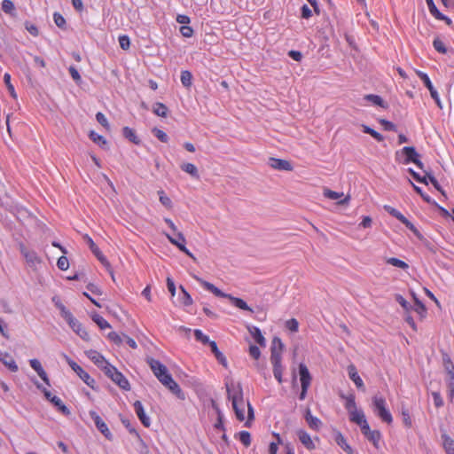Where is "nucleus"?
<instances>
[{
  "label": "nucleus",
  "mask_w": 454,
  "mask_h": 454,
  "mask_svg": "<svg viewBox=\"0 0 454 454\" xmlns=\"http://www.w3.org/2000/svg\"><path fill=\"white\" fill-rule=\"evenodd\" d=\"M225 387L228 398L231 401L232 408L238 420H245V406H247V420L245 426L249 427L250 421L254 419V408L248 401L247 403H245L241 384L230 380L225 383Z\"/></svg>",
  "instance_id": "1"
},
{
  "label": "nucleus",
  "mask_w": 454,
  "mask_h": 454,
  "mask_svg": "<svg viewBox=\"0 0 454 454\" xmlns=\"http://www.w3.org/2000/svg\"><path fill=\"white\" fill-rule=\"evenodd\" d=\"M340 397L345 400V409L347 410L349 420L355 424L365 419L364 412L362 409H358L356 403V396L353 393L348 395L340 394Z\"/></svg>",
  "instance_id": "2"
},
{
  "label": "nucleus",
  "mask_w": 454,
  "mask_h": 454,
  "mask_svg": "<svg viewBox=\"0 0 454 454\" xmlns=\"http://www.w3.org/2000/svg\"><path fill=\"white\" fill-rule=\"evenodd\" d=\"M372 409L373 413L383 422L387 424H391L393 422L392 414L387 408L386 399L382 395H375L372 397Z\"/></svg>",
  "instance_id": "3"
},
{
  "label": "nucleus",
  "mask_w": 454,
  "mask_h": 454,
  "mask_svg": "<svg viewBox=\"0 0 454 454\" xmlns=\"http://www.w3.org/2000/svg\"><path fill=\"white\" fill-rule=\"evenodd\" d=\"M19 250L21 255L24 257L27 265L31 268L34 271L38 270L41 266L43 260L38 254L34 250L26 247L25 244H19Z\"/></svg>",
  "instance_id": "4"
},
{
  "label": "nucleus",
  "mask_w": 454,
  "mask_h": 454,
  "mask_svg": "<svg viewBox=\"0 0 454 454\" xmlns=\"http://www.w3.org/2000/svg\"><path fill=\"white\" fill-rule=\"evenodd\" d=\"M356 425L360 427L361 432L364 435V437L369 442H371L377 450H379L380 448V442L382 438L380 431L372 430L366 420V418L364 419L363 420H360V422H358Z\"/></svg>",
  "instance_id": "5"
},
{
  "label": "nucleus",
  "mask_w": 454,
  "mask_h": 454,
  "mask_svg": "<svg viewBox=\"0 0 454 454\" xmlns=\"http://www.w3.org/2000/svg\"><path fill=\"white\" fill-rule=\"evenodd\" d=\"M146 363L150 366L154 376L161 384L163 383V381H165L166 380H168V378L171 376L166 365L163 364L160 360L154 359L153 357H148L146 359Z\"/></svg>",
  "instance_id": "6"
},
{
  "label": "nucleus",
  "mask_w": 454,
  "mask_h": 454,
  "mask_svg": "<svg viewBox=\"0 0 454 454\" xmlns=\"http://www.w3.org/2000/svg\"><path fill=\"white\" fill-rule=\"evenodd\" d=\"M299 374L301 387L299 399L302 401L307 396L308 389L311 384L312 378L307 365L303 363L299 364Z\"/></svg>",
  "instance_id": "7"
},
{
  "label": "nucleus",
  "mask_w": 454,
  "mask_h": 454,
  "mask_svg": "<svg viewBox=\"0 0 454 454\" xmlns=\"http://www.w3.org/2000/svg\"><path fill=\"white\" fill-rule=\"evenodd\" d=\"M65 360L68 364V365L72 368V370L80 377V379L90 387L94 388L95 380L90 377V375L85 372L77 363H75L73 359H71L68 356L63 355Z\"/></svg>",
  "instance_id": "8"
},
{
  "label": "nucleus",
  "mask_w": 454,
  "mask_h": 454,
  "mask_svg": "<svg viewBox=\"0 0 454 454\" xmlns=\"http://www.w3.org/2000/svg\"><path fill=\"white\" fill-rule=\"evenodd\" d=\"M384 209L392 216L399 220L403 224L405 225L407 229H409L411 231H412L418 238H421V234L419 231V230L415 227V225L410 222L400 211H398L396 208L389 206L385 205Z\"/></svg>",
  "instance_id": "9"
},
{
  "label": "nucleus",
  "mask_w": 454,
  "mask_h": 454,
  "mask_svg": "<svg viewBox=\"0 0 454 454\" xmlns=\"http://www.w3.org/2000/svg\"><path fill=\"white\" fill-rule=\"evenodd\" d=\"M168 239L171 244L175 245L179 248L180 251L184 252L185 254L190 256L191 258H194L193 254L190 252V250L185 247L186 239L182 232L176 231L174 236H170L169 234H166Z\"/></svg>",
  "instance_id": "10"
},
{
  "label": "nucleus",
  "mask_w": 454,
  "mask_h": 454,
  "mask_svg": "<svg viewBox=\"0 0 454 454\" xmlns=\"http://www.w3.org/2000/svg\"><path fill=\"white\" fill-rule=\"evenodd\" d=\"M89 415L90 417V419L94 421L95 423V426L96 427L98 428V430L102 434H104V436L108 439V440H111L112 439V434L107 427V425L106 424V422L101 419V417L94 411H90L89 412Z\"/></svg>",
  "instance_id": "11"
},
{
  "label": "nucleus",
  "mask_w": 454,
  "mask_h": 454,
  "mask_svg": "<svg viewBox=\"0 0 454 454\" xmlns=\"http://www.w3.org/2000/svg\"><path fill=\"white\" fill-rule=\"evenodd\" d=\"M401 154L404 156L403 160H402L403 164H409L411 162L413 163L418 158L420 157V155L413 146H404L400 152H396V160H398Z\"/></svg>",
  "instance_id": "12"
},
{
  "label": "nucleus",
  "mask_w": 454,
  "mask_h": 454,
  "mask_svg": "<svg viewBox=\"0 0 454 454\" xmlns=\"http://www.w3.org/2000/svg\"><path fill=\"white\" fill-rule=\"evenodd\" d=\"M71 329L77 333L82 340H89V333L83 328L82 324L71 314L67 319H65Z\"/></svg>",
  "instance_id": "13"
},
{
  "label": "nucleus",
  "mask_w": 454,
  "mask_h": 454,
  "mask_svg": "<svg viewBox=\"0 0 454 454\" xmlns=\"http://www.w3.org/2000/svg\"><path fill=\"white\" fill-rule=\"evenodd\" d=\"M84 239L87 242L93 254L98 258V260L106 267H109V262L107 261L106 257L103 254L99 247L95 244L93 239L89 235H85Z\"/></svg>",
  "instance_id": "14"
},
{
  "label": "nucleus",
  "mask_w": 454,
  "mask_h": 454,
  "mask_svg": "<svg viewBox=\"0 0 454 454\" xmlns=\"http://www.w3.org/2000/svg\"><path fill=\"white\" fill-rule=\"evenodd\" d=\"M162 385L168 387L178 399L184 400L185 395L180 386L174 380L172 375L163 381Z\"/></svg>",
  "instance_id": "15"
},
{
  "label": "nucleus",
  "mask_w": 454,
  "mask_h": 454,
  "mask_svg": "<svg viewBox=\"0 0 454 454\" xmlns=\"http://www.w3.org/2000/svg\"><path fill=\"white\" fill-rule=\"evenodd\" d=\"M134 411L138 417L139 420L143 424L145 427H149L151 426V419L145 414L143 403L140 401H136L133 403Z\"/></svg>",
  "instance_id": "16"
},
{
  "label": "nucleus",
  "mask_w": 454,
  "mask_h": 454,
  "mask_svg": "<svg viewBox=\"0 0 454 454\" xmlns=\"http://www.w3.org/2000/svg\"><path fill=\"white\" fill-rule=\"evenodd\" d=\"M195 279L207 291L211 292L217 297L221 298H229L230 294L223 293L222 290H220L218 287L214 286L212 283L207 282L199 277H195Z\"/></svg>",
  "instance_id": "17"
},
{
  "label": "nucleus",
  "mask_w": 454,
  "mask_h": 454,
  "mask_svg": "<svg viewBox=\"0 0 454 454\" xmlns=\"http://www.w3.org/2000/svg\"><path fill=\"white\" fill-rule=\"evenodd\" d=\"M284 349V344L280 338L274 337L271 342L270 348V361L274 360V358H278V360H282V351Z\"/></svg>",
  "instance_id": "18"
},
{
  "label": "nucleus",
  "mask_w": 454,
  "mask_h": 454,
  "mask_svg": "<svg viewBox=\"0 0 454 454\" xmlns=\"http://www.w3.org/2000/svg\"><path fill=\"white\" fill-rule=\"evenodd\" d=\"M269 165L277 170H285V171H291L293 170L292 164L286 160L278 159V158H270L269 160Z\"/></svg>",
  "instance_id": "19"
},
{
  "label": "nucleus",
  "mask_w": 454,
  "mask_h": 454,
  "mask_svg": "<svg viewBox=\"0 0 454 454\" xmlns=\"http://www.w3.org/2000/svg\"><path fill=\"white\" fill-rule=\"evenodd\" d=\"M348 373L350 380L355 383L356 387L358 389L364 390V381L359 376L357 370L354 364H350L348 366Z\"/></svg>",
  "instance_id": "20"
},
{
  "label": "nucleus",
  "mask_w": 454,
  "mask_h": 454,
  "mask_svg": "<svg viewBox=\"0 0 454 454\" xmlns=\"http://www.w3.org/2000/svg\"><path fill=\"white\" fill-rule=\"evenodd\" d=\"M29 364L37 372L38 376L43 380V382L50 386V380L40 361L33 358L29 360Z\"/></svg>",
  "instance_id": "21"
},
{
  "label": "nucleus",
  "mask_w": 454,
  "mask_h": 454,
  "mask_svg": "<svg viewBox=\"0 0 454 454\" xmlns=\"http://www.w3.org/2000/svg\"><path fill=\"white\" fill-rule=\"evenodd\" d=\"M86 355L99 369L108 362L99 352L94 349L87 351Z\"/></svg>",
  "instance_id": "22"
},
{
  "label": "nucleus",
  "mask_w": 454,
  "mask_h": 454,
  "mask_svg": "<svg viewBox=\"0 0 454 454\" xmlns=\"http://www.w3.org/2000/svg\"><path fill=\"white\" fill-rule=\"evenodd\" d=\"M0 361L12 372H16L19 370V367L12 357L9 353H1Z\"/></svg>",
  "instance_id": "23"
},
{
  "label": "nucleus",
  "mask_w": 454,
  "mask_h": 454,
  "mask_svg": "<svg viewBox=\"0 0 454 454\" xmlns=\"http://www.w3.org/2000/svg\"><path fill=\"white\" fill-rule=\"evenodd\" d=\"M111 380L117 385L119 386L121 389L123 390H129L130 389V385H129V380H127V378L121 372H115Z\"/></svg>",
  "instance_id": "24"
},
{
  "label": "nucleus",
  "mask_w": 454,
  "mask_h": 454,
  "mask_svg": "<svg viewBox=\"0 0 454 454\" xmlns=\"http://www.w3.org/2000/svg\"><path fill=\"white\" fill-rule=\"evenodd\" d=\"M209 347L211 348L212 353L215 355L216 360L219 364H221L223 367L227 368L228 362L225 356L219 350L216 342L214 340L209 343Z\"/></svg>",
  "instance_id": "25"
},
{
  "label": "nucleus",
  "mask_w": 454,
  "mask_h": 454,
  "mask_svg": "<svg viewBox=\"0 0 454 454\" xmlns=\"http://www.w3.org/2000/svg\"><path fill=\"white\" fill-rule=\"evenodd\" d=\"M336 443L347 453L353 454V449L348 443L346 438L340 432H337L334 435Z\"/></svg>",
  "instance_id": "26"
},
{
  "label": "nucleus",
  "mask_w": 454,
  "mask_h": 454,
  "mask_svg": "<svg viewBox=\"0 0 454 454\" xmlns=\"http://www.w3.org/2000/svg\"><path fill=\"white\" fill-rule=\"evenodd\" d=\"M273 366V375L275 379L278 380V383L283 382V365L281 363V360H278V358H274V360L270 361Z\"/></svg>",
  "instance_id": "27"
},
{
  "label": "nucleus",
  "mask_w": 454,
  "mask_h": 454,
  "mask_svg": "<svg viewBox=\"0 0 454 454\" xmlns=\"http://www.w3.org/2000/svg\"><path fill=\"white\" fill-rule=\"evenodd\" d=\"M297 435L301 442L308 449L313 450L315 449V444L311 440L310 435L305 430H299L297 432Z\"/></svg>",
  "instance_id": "28"
},
{
  "label": "nucleus",
  "mask_w": 454,
  "mask_h": 454,
  "mask_svg": "<svg viewBox=\"0 0 454 454\" xmlns=\"http://www.w3.org/2000/svg\"><path fill=\"white\" fill-rule=\"evenodd\" d=\"M248 331L254 340L262 347L266 346V340L263 337L261 330L257 326H249Z\"/></svg>",
  "instance_id": "29"
},
{
  "label": "nucleus",
  "mask_w": 454,
  "mask_h": 454,
  "mask_svg": "<svg viewBox=\"0 0 454 454\" xmlns=\"http://www.w3.org/2000/svg\"><path fill=\"white\" fill-rule=\"evenodd\" d=\"M305 419L309 425V427L311 428V429H314V430H319L321 425H322V422L319 419H317V417L313 416L311 414V411L309 409H308L306 411V413H305Z\"/></svg>",
  "instance_id": "30"
},
{
  "label": "nucleus",
  "mask_w": 454,
  "mask_h": 454,
  "mask_svg": "<svg viewBox=\"0 0 454 454\" xmlns=\"http://www.w3.org/2000/svg\"><path fill=\"white\" fill-rule=\"evenodd\" d=\"M231 304L242 310H247V311H249L251 313L254 312V310L252 309L251 307H249L247 305V303L241 298H238V297H234L232 296L231 294H230L229 298H228Z\"/></svg>",
  "instance_id": "31"
},
{
  "label": "nucleus",
  "mask_w": 454,
  "mask_h": 454,
  "mask_svg": "<svg viewBox=\"0 0 454 454\" xmlns=\"http://www.w3.org/2000/svg\"><path fill=\"white\" fill-rule=\"evenodd\" d=\"M122 135L126 139H128L129 141L132 142L135 145H139L141 142L138 137L137 136L136 131L129 127H124L122 129Z\"/></svg>",
  "instance_id": "32"
},
{
  "label": "nucleus",
  "mask_w": 454,
  "mask_h": 454,
  "mask_svg": "<svg viewBox=\"0 0 454 454\" xmlns=\"http://www.w3.org/2000/svg\"><path fill=\"white\" fill-rule=\"evenodd\" d=\"M50 402L64 415H70V410L63 403L62 400L59 396H54L50 399Z\"/></svg>",
  "instance_id": "33"
},
{
  "label": "nucleus",
  "mask_w": 454,
  "mask_h": 454,
  "mask_svg": "<svg viewBox=\"0 0 454 454\" xmlns=\"http://www.w3.org/2000/svg\"><path fill=\"white\" fill-rule=\"evenodd\" d=\"M413 297L415 300V303L412 307V309L420 317V318H424L427 315V309L424 303L419 301L415 294H413Z\"/></svg>",
  "instance_id": "34"
},
{
  "label": "nucleus",
  "mask_w": 454,
  "mask_h": 454,
  "mask_svg": "<svg viewBox=\"0 0 454 454\" xmlns=\"http://www.w3.org/2000/svg\"><path fill=\"white\" fill-rule=\"evenodd\" d=\"M52 302L54 305L59 309L60 315L64 319H67L72 313L66 308V306L61 302L59 297L54 296L52 298Z\"/></svg>",
  "instance_id": "35"
},
{
  "label": "nucleus",
  "mask_w": 454,
  "mask_h": 454,
  "mask_svg": "<svg viewBox=\"0 0 454 454\" xmlns=\"http://www.w3.org/2000/svg\"><path fill=\"white\" fill-rule=\"evenodd\" d=\"M443 440V448L447 454H454V440L451 439L448 434H444L442 435Z\"/></svg>",
  "instance_id": "36"
},
{
  "label": "nucleus",
  "mask_w": 454,
  "mask_h": 454,
  "mask_svg": "<svg viewBox=\"0 0 454 454\" xmlns=\"http://www.w3.org/2000/svg\"><path fill=\"white\" fill-rule=\"evenodd\" d=\"M181 169L189 175H191L194 178H199V171L197 167L192 163H184L181 165Z\"/></svg>",
  "instance_id": "37"
},
{
  "label": "nucleus",
  "mask_w": 454,
  "mask_h": 454,
  "mask_svg": "<svg viewBox=\"0 0 454 454\" xmlns=\"http://www.w3.org/2000/svg\"><path fill=\"white\" fill-rule=\"evenodd\" d=\"M91 319L98 325L100 329L111 328V325L99 314L93 313L91 314Z\"/></svg>",
  "instance_id": "38"
},
{
  "label": "nucleus",
  "mask_w": 454,
  "mask_h": 454,
  "mask_svg": "<svg viewBox=\"0 0 454 454\" xmlns=\"http://www.w3.org/2000/svg\"><path fill=\"white\" fill-rule=\"evenodd\" d=\"M180 81L184 87L190 88L192 84V74L188 70H183L180 75Z\"/></svg>",
  "instance_id": "39"
},
{
  "label": "nucleus",
  "mask_w": 454,
  "mask_h": 454,
  "mask_svg": "<svg viewBox=\"0 0 454 454\" xmlns=\"http://www.w3.org/2000/svg\"><path fill=\"white\" fill-rule=\"evenodd\" d=\"M179 288L182 293V296L179 298L180 304L185 307L192 305L193 301L190 294L184 289L183 286H180Z\"/></svg>",
  "instance_id": "40"
},
{
  "label": "nucleus",
  "mask_w": 454,
  "mask_h": 454,
  "mask_svg": "<svg viewBox=\"0 0 454 454\" xmlns=\"http://www.w3.org/2000/svg\"><path fill=\"white\" fill-rule=\"evenodd\" d=\"M364 99L366 101H369V102L372 103L373 105L379 106L380 107H383V108L387 107L386 103L383 101L381 97H380L378 95L368 94V95L364 96Z\"/></svg>",
  "instance_id": "41"
},
{
  "label": "nucleus",
  "mask_w": 454,
  "mask_h": 454,
  "mask_svg": "<svg viewBox=\"0 0 454 454\" xmlns=\"http://www.w3.org/2000/svg\"><path fill=\"white\" fill-rule=\"evenodd\" d=\"M153 112L160 117H166L168 114V107L160 102H157L153 106Z\"/></svg>",
  "instance_id": "42"
},
{
  "label": "nucleus",
  "mask_w": 454,
  "mask_h": 454,
  "mask_svg": "<svg viewBox=\"0 0 454 454\" xmlns=\"http://www.w3.org/2000/svg\"><path fill=\"white\" fill-rule=\"evenodd\" d=\"M387 263L402 270H407L409 268L407 262L395 257L387 258Z\"/></svg>",
  "instance_id": "43"
},
{
  "label": "nucleus",
  "mask_w": 454,
  "mask_h": 454,
  "mask_svg": "<svg viewBox=\"0 0 454 454\" xmlns=\"http://www.w3.org/2000/svg\"><path fill=\"white\" fill-rule=\"evenodd\" d=\"M362 128L364 133L371 135L376 141L382 142L384 140V137L371 127L367 125H362Z\"/></svg>",
  "instance_id": "44"
},
{
  "label": "nucleus",
  "mask_w": 454,
  "mask_h": 454,
  "mask_svg": "<svg viewBox=\"0 0 454 454\" xmlns=\"http://www.w3.org/2000/svg\"><path fill=\"white\" fill-rule=\"evenodd\" d=\"M193 333L196 340L200 341L203 344H207L209 346V343L213 341L210 340L209 337L200 329H195Z\"/></svg>",
  "instance_id": "45"
},
{
  "label": "nucleus",
  "mask_w": 454,
  "mask_h": 454,
  "mask_svg": "<svg viewBox=\"0 0 454 454\" xmlns=\"http://www.w3.org/2000/svg\"><path fill=\"white\" fill-rule=\"evenodd\" d=\"M2 10L4 12L10 14L12 16L15 15V7L14 4L11 0H3L2 2Z\"/></svg>",
  "instance_id": "46"
},
{
  "label": "nucleus",
  "mask_w": 454,
  "mask_h": 454,
  "mask_svg": "<svg viewBox=\"0 0 454 454\" xmlns=\"http://www.w3.org/2000/svg\"><path fill=\"white\" fill-rule=\"evenodd\" d=\"M416 73L428 90H432V89L434 88L429 76L426 73L419 70L416 71Z\"/></svg>",
  "instance_id": "47"
},
{
  "label": "nucleus",
  "mask_w": 454,
  "mask_h": 454,
  "mask_svg": "<svg viewBox=\"0 0 454 454\" xmlns=\"http://www.w3.org/2000/svg\"><path fill=\"white\" fill-rule=\"evenodd\" d=\"M89 137H90V138L94 143L98 144V145H100V146H103V145H105L106 144V138H105L103 136H101V135L98 134L97 132H95V131H93V130H91V131L90 132V134H89Z\"/></svg>",
  "instance_id": "48"
},
{
  "label": "nucleus",
  "mask_w": 454,
  "mask_h": 454,
  "mask_svg": "<svg viewBox=\"0 0 454 454\" xmlns=\"http://www.w3.org/2000/svg\"><path fill=\"white\" fill-rule=\"evenodd\" d=\"M424 172L427 174V176L428 177V182H430L434 187L439 191L442 194H445L442 186L440 185V184L438 183V181L436 180V178L434 177V176L433 175V173L431 171H427V170H424Z\"/></svg>",
  "instance_id": "49"
},
{
  "label": "nucleus",
  "mask_w": 454,
  "mask_h": 454,
  "mask_svg": "<svg viewBox=\"0 0 454 454\" xmlns=\"http://www.w3.org/2000/svg\"><path fill=\"white\" fill-rule=\"evenodd\" d=\"M408 172L411 175V176L419 183L428 184V177L427 176V174L425 173V176L419 175L418 172L414 171L412 168H409Z\"/></svg>",
  "instance_id": "50"
},
{
  "label": "nucleus",
  "mask_w": 454,
  "mask_h": 454,
  "mask_svg": "<svg viewBox=\"0 0 454 454\" xmlns=\"http://www.w3.org/2000/svg\"><path fill=\"white\" fill-rule=\"evenodd\" d=\"M401 414H402L403 422L404 426L409 428L411 427L412 419L410 415L409 410L403 407L402 411H401Z\"/></svg>",
  "instance_id": "51"
},
{
  "label": "nucleus",
  "mask_w": 454,
  "mask_h": 454,
  "mask_svg": "<svg viewBox=\"0 0 454 454\" xmlns=\"http://www.w3.org/2000/svg\"><path fill=\"white\" fill-rule=\"evenodd\" d=\"M4 82L8 89V91L10 92L11 96L13 98H17V94L15 92L14 87L11 82V75L8 73H5L4 75Z\"/></svg>",
  "instance_id": "52"
},
{
  "label": "nucleus",
  "mask_w": 454,
  "mask_h": 454,
  "mask_svg": "<svg viewBox=\"0 0 454 454\" xmlns=\"http://www.w3.org/2000/svg\"><path fill=\"white\" fill-rule=\"evenodd\" d=\"M443 364L447 376H454V364L449 356L443 358Z\"/></svg>",
  "instance_id": "53"
},
{
  "label": "nucleus",
  "mask_w": 454,
  "mask_h": 454,
  "mask_svg": "<svg viewBox=\"0 0 454 454\" xmlns=\"http://www.w3.org/2000/svg\"><path fill=\"white\" fill-rule=\"evenodd\" d=\"M239 441L246 446L248 447L251 444V434L247 431H240L239 434Z\"/></svg>",
  "instance_id": "54"
},
{
  "label": "nucleus",
  "mask_w": 454,
  "mask_h": 454,
  "mask_svg": "<svg viewBox=\"0 0 454 454\" xmlns=\"http://www.w3.org/2000/svg\"><path fill=\"white\" fill-rule=\"evenodd\" d=\"M152 132L160 142L167 143L168 141V136L163 130L154 128Z\"/></svg>",
  "instance_id": "55"
},
{
  "label": "nucleus",
  "mask_w": 454,
  "mask_h": 454,
  "mask_svg": "<svg viewBox=\"0 0 454 454\" xmlns=\"http://www.w3.org/2000/svg\"><path fill=\"white\" fill-rule=\"evenodd\" d=\"M101 370L105 372V374L108 377V378H112V376L118 372L117 368L115 366H114L113 364H111L109 362L106 363V364H105Z\"/></svg>",
  "instance_id": "56"
},
{
  "label": "nucleus",
  "mask_w": 454,
  "mask_h": 454,
  "mask_svg": "<svg viewBox=\"0 0 454 454\" xmlns=\"http://www.w3.org/2000/svg\"><path fill=\"white\" fill-rule=\"evenodd\" d=\"M447 387H448V395L450 400L454 397V375L447 376L446 380Z\"/></svg>",
  "instance_id": "57"
},
{
  "label": "nucleus",
  "mask_w": 454,
  "mask_h": 454,
  "mask_svg": "<svg viewBox=\"0 0 454 454\" xmlns=\"http://www.w3.org/2000/svg\"><path fill=\"white\" fill-rule=\"evenodd\" d=\"M433 46L435 49V51H437L440 53H447L449 51L445 47L443 42L439 38H435L433 41Z\"/></svg>",
  "instance_id": "58"
},
{
  "label": "nucleus",
  "mask_w": 454,
  "mask_h": 454,
  "mask_svg": "<svg viewBox=\"0 0 454 454\" xmlns=\"http://www.w3.org/2000/svg\"><path fill=\"white\" fill-rule=\"evenodd\" d=\"M159 200L160 203L165 206L166 207H172V201L169 197H168L163 191H159Z\"/></svg>",
  "instance_id": "59"
},
{
  "label": "nucleus",
  "mask_w": 454,
  "mask_h": 454,
  "mask_svg": "<svg viewBox=\"0 0 454 454\" xmlns=\"http://www.w3.org/2000/svg\"><path fill=\"white\" fill-rule=\"evenodd\" d=\"M107 338L116 345H121L123 342V336L121 337L116 332L109 333Z\"/></svg>",
  "instance_id": "60"
},
{
  "label": "nucleus",
  "mask_w": 454,
  "mask_h": 454,
  "mask_svg": "<svg viewBox=\"0 0 454 454\" xmlns=\"http://www.w3.org/2000/svg\"><path fill=\"white\" fill-rule=\"evenodd\" d=\"M286 327L292 333H296L299 329V323L295 318H291L286 322Z\"/></svg>",
  "instance_id": "61"
},
{
  "label": "nucleus",
  "mask_w": 454,
  "mask_h": 454,
  "mask_svg": "<svg viewBox=\"0 0 454 454\" xmlns=\"http://www.w3.org/2000/svg\"><path fill=\"white\" fill-rule=\"evenodd\" d=\"M432 397L434 400V404L436 408H441L443 406V399L438 391L432 392Z\"/></svg>",
  "instance_id": "62"
},
{
  "label": "nucleus",
  "mask_w": 454,
  "mask_h": 454,
  "mask_svg": "<svg viewBox=\"0 0 454 454\" xmlns=\"http://www.w3.org/2000/svg\"><path fill=\"white\" fill-rule=\"evenodd\" d=\"M25 28L33 36H37L39 35L38 27L29 21L25 22Z\"/></svg>",
  "instance_id": "63"
},
{
  "label": "nucleus",
  "mask_w": 454,
  "mask_h": 454,
  "mask_svg": "<svg viewBox=\"0 0 454 454\" xmlns=\"http://www.w3.org/2000/svg\"><path fill=\"white\" fill-rule=\"evenodd\" d=\"M181 35L184 36V37H186V38H190L194 34V30L192 27L190 26H182L179 29Z\"/></svg>",
  "instance_id": "64"
}]
</instances>
